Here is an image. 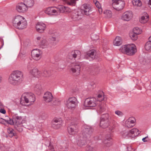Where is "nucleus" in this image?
Wrapping results in <instances>:
<instances>
[{
    "label": "nucleus",
    "mask_w": 151,
    "mask_h": 151,
    "mask_svg": "<svg viewBox=\"0 0 151 151\" xmlns=\"http://www.w3.org/2000/svg\"><path fill=\"white\" fill-rule=\"evenodd\" d=\"M105 16L108 18H111L112 16V12L109 10H106L104 12Z\"/></svg>",
    "instance_id": "39"
},
{
    "label": "nucleus",
    "mask_w": 151,
    "mask_h": 151,
    "mask_svg": "<svg viewBox=\"0 0 151 151\" xmlns=\"http://www.w3.org/2000/svg\"><path fill=\"white\" fill-rule=\"evenodd\" d=\"M50 151H55V150L54 149H52L50 150Z\"/></svg>",
    "instance_id": "64"
},
{
    "label": "nucleus",
    "mask_w": 151,
    "mask_h": 151,
    "mask_svg": "<svg viewBox=\"0 0 151 151\" xmlns=\"http://www.w3.org/2000/svg\"><path fill=\"white\" fill-rule=\"evenodd\" d=\"M46 24L42 22H38L36 25V28L37 31L42 32L46 28Z\"/></svg>",
    "instance_id": "17"
},
{
    "label": "nucleus",
    "mask_w": 151,
    "mask_h": 151,
    "mask_svg": "<svg viewBox=\"0 0 151 151\" xmlns=\"http://www.w3.org/2000/svg\"><path fill=\"white\" fill-rule=\"evenodd\" d=\"M22 17L18 15L14 17L12 19V23L13 26L16 28L18 27Z\"/></svg>",
    "instance_id": "20"
},
{
    "label": "nucleus",
    "mask_w": 151,
    "mask_h": 151,
    "mask_svg": "<svg viewBox=\"0 0 151 151\" xmlns=\"http://www.w3.org/2000/svg\"><path fill=\"white\" fill-rule=\"evenodd\" d=\"M23 1L24 3L27 6V8L32 7L34 3V0H23Z\"/></svg>",
    "instance_id": "30"
},
{
    "label": "nucleus",
    "mask_w": 151,
    "mask_h": 151,
    "mask_svg": "<svg viewBox=\"0 0 151 151\" xmlns=\"http://www.w3.org/2000/svg\"><path fill=\"white\" fill-rule=\"evenodd\" d=\"M131 137H133L139 135L140 131L137 128H133L129 130Z\"/></svg>",
    "instance_id": "25"
},
{
    "label": "nucleus",
    "mask_w": 151,
    "mask_h": 151,
    "mask_svg": "<svg viewBox=\"0 0 151 151\" xmlns=\"http://www.w3.org/2000/svg\"><path fill=\"white\" fill-rule=\"evenodd\" d=\"M23 74L18 70L13 71L8 78V82L11 85L17 86L19 85L23 80Z\"/></svg>",
    "instance_id": "2"
},
{
    "label": "nucleus",
    "mask_w": 151,
    "mask_h": 151,
    "mask_svg": "<svg viewBox=\"0 0 151 151\" xmlns=\"http://www.w3.org/2000/svg\"><path fill=\"white\" fill-rule=\"evenodd\" d=\"M81 10L82 14L86 15H89L92 12L91 7L88 4H84L81 6Z\"/></svg>",
    "instance_id": "8"
},
{
    "label": "nucleus",
    "mask_w": 151,
    "mask_h": 151,
    "mask_svg": "<svg viewBox=\"0 0 151 151\" xmlns=\"http://www.w3.org/2000/svg\"><path fill=\"white\" fill-rule=\"evenodd\" d=\"M129 36L133 40H136L138 38L137 35L133 32L129 33Z\"/></svg>",
    "instance_id": "36"
},
{
    "label": "nucleus",
    "mask_w": 151,
    "mask_h": 151,
    "mask_svg": "<svg viewBox=\"0 0 151 151\" xmlns=\"http://www.w3.org/2000/svg\"><path fill=\"white\" fill-rule=\"evenodd\" d=\"M27 22L24 18L22 17L20 22H19V24L17 27V29H23L27 27Z\"/></svg>",
    "instance_id": "22"
},
{
    "label": "nucleus",
    "mask_w": 151,
    "mask_h": 151,
    "mask_svg": "<svg viewBox=\"0 0 151 151\" xmlns=\"http://www.w3.org/2000/svg\"><path fill=\"white\" fill-rule=\"evenodd\" d=\"M0 112L3 114H5L6 113V111L4 109H0Z\"/></svg>",
    "instance_id": "54"
},
{
    "label": "nucleus",
    "mask_w": 151,
    "mask_h": 151,
    "mask_svg": "<svg viewBox=\"0 0 151 151\" xmlns=\"http://www.w3.org/2000/svg\"><path fill=\"white\" fill-rule=\"evenodd\" d=\"M1 77L0 76V83H1Z\"/></svg>",
    "instance_id": "63"
},
{
    "label": "nucleus",
    "mask_w": 151,
    "mask_h": 151,
    "mask_svg": "<svg viewBox=\"0 0 151 151\" xmlns=\"http://www.w3.org/2000/svg\"><path fill=\"white\" fill-rule=\"evenodd\" d=\"M91 38L93 40H98L99 37V36L96 34L93 35H91Z\"/></svg>",
    "instance_id": "47"
},
{
    "label": "nucleus",
    "mask_w": 151,
    "mask_h": 151,
    "mask_svg": "<svg viewBox=\"0 0 151 151\" xmlns=\"http://www.w3.org/2000/svg\"><path fill=\"white\" fill-rule=\"evenodd\" d=\"M149 41H151V36L149 37Z\"/></svg>",
    "instance_id": "62"
},
{
    "label": "nucleus",
    "mask_w": 151,
    "mask_h": 151,
    "mask_svg": "<svg viewBox=\"0 0 151 151\" xmlns=\"http://www.w3.org/2000/svg\"><path fill=\"white\" fill-rule=\"evenodd\" d=\"M30 75L35 77H39L41 76V73L35 68H32L29 71Z\"/></svg>",
    "instance_id": "15"
},
{
    "label": "nucleus",
    "mask_w": 151,
    "mask_h": 151,
    "mask_svg": "<svg viewBox=\"0 0 151 151\" xmlns=\"http://www.w3.org/2000/svg\"><path fill=\"white\" fill-rule=\"evenodd\" d=\"M93 2L97 8H99V7H101L100 4L99 2L97 1L96 0H93Z\"/></svg>",
    "instance_id": "48"
},
{
    "label": "nucleus",
    "mask_w": 151,
    "mask_h": 151,
    "mask_svg": "<svg viewBox=\"0 0 151 151\" xmlns=\"http://www.w3.org/2000/svg\"><path fill=\"white\" fill-rule=\"evenodd\" d=\"M41 74L42 76L46 77H49L52 75L51 71L47 70H45L43 71V73Z\"/></svg>",
    "instance_id": "32"
},
{
    "label": "nucleus",
    "mask_w": 151,
    "mask_h": 151,
    "mask_svg": "<svg viewBox=\"0 0 151 151\" xmlns=\"http://www.w3.org/2000/svg\"><path fill=\"white\" fill-rule=\"evenodd\" d=\"M112 137L110 135H108L106 136L104 139V143L106 144V146H109L112 145Z\"/></svg>",
    "instance_id": "27"
},
{
    "label": "nucleus",
    "mask_w": 151,
    "mask_h": 151,
    "mask_svg": "<svg viewBox=\"0 0 151 151\" xmlns=\"http://www.w3.org/2000/svg\"><path fill=\"white\" fill-rule=\"evenodd\" d=\"M37 40H40L41 39V37H38L37 38Z\"/></svg>",
    "instance_id": "61"
},
{
    "label": "nucleus",
    "mask_w": 151,
    "mask_h": 151,
    "mask_svg": "<svg viewBox=\"0 0 151 151\" xmlns=\"http://www.w3.org/2000/svg\"><path fill=\"white\" fill-rule=\"evenodd\" d=\"M71 11V9L69 8L66 7V10L65 11V12H69Z\"/></svg>",
    "instance_id": "57"
},
{
    "label": "nucleus",
    "mask_w": 151,
    "mask_h": 151,
    "mask_svg": "<svg viewBox=\"0 0 151 151\" xmlns=\"http://www.w3.org/2000/svg\"><path fill=\"white\" fill-rule=\"evenodd\" d=\"M98 104L96 99L94 98H87L85 100L84 106L85 107H94Z\"/></svg>",
    "instance_id": "6"
},
{
    "label": "nucleus",
    "mask_w": 151,
    "mask_h": 151,
    "mask_svg": "<svg viewBox=\"0 0 151 151\" xmlns=\"http://www.w3.org/2000/svg\"><path fill=\"white\" fill-rule=\"evenodd\" d=\"M87 151H96L95 149L92 147L88 146L86 148Z\"/></svg>",
    "instance_id": "50"
},
{
    "label": "nucleus",
    "mask_w": 151,
    "mask_h": 151,
    "mask_svg": "<svg viewBox=\"0 0 151 151\" xmlns=\"http://www.w3.org/2000/svg\"><path fill=\"white\" fill-rule=\"evenodd\" d=\"M132 2L133 5L136 7H140L142 4V3L140 0H133Z\"/></svg>",
    "instance_id": "34"
},
{
    "label": "nucleus",
    "mask_w": 151,
    "mask_h": 151,
    "mask_svg": "<svg viewBox=\"0 0 151 151\" xmlns=\"http://www.w3.org/2000/svg\"><path fill=\"white\" fill-rule=\"evenodd\" d=\"M78 102L76 97H70L67 99L65 102L66 108L70 110H73L77 106Z\"/></svg>",
    "instance_id": "5"
},
{
    "label": "nucleus",
    "mask_w": 151,
    "mask_h": 151,
    "mask_svg": "<svg viewBox=\"0 0 151 151\" xmlns=\"http://www.w3.org/2000/svg\"><path fill=\"white\" fill-rule=\"evenodd\" d=\"M115 113L119 116H121L123 115L122 113L119 111H116L115 112Z\"/></svg>",
    "instance_id": "52"
},
{
    "label": "nucleus",
    "mask_w": 151,
    "mask_h": 151,
    "mask_svg": "<svg viewBox=\"0 0 151 151\" xmlns=\"http://www.w3.org/2000/svg\"><path fill=\"white\" fill-rule=\"evenodd\" d=\"M54 126L53 127L55 129H57L60 127L61 126V123L62 122L61 119H55L53 120Z\"/></svg>",
    "instance_id": "23"
},
{
    "label": "nucleus",
    "mask_w": 151,
    "mask_h": 151,
    "mask_svg": "<svg viewBox=\"0 0 151 151\" xmlns=\"http://www.w3.org/2000/svg\"><path fill=\"white\" fill-rule=\"evenodd\" d=\"M35 88L38 90H40L42 88V86L40 84H37L35 86Z\"/></svg>",
    "instance_id": "53"
},
{
    "label": "nucleus",
    "mask_w": 151,
    "mask_h": 151,
    "mask_svg": "<svg viewBox=\"0 0 151 151\" xmlns=\"http://www.w3.org/2000/svg\"><path fill=\"white\" fill-rule=\"evenodd\" d=\"M133 32L137 35L142 33V30L138 27H135L133 29Z\"/></svg>",
    "instance_id": "42"
},
{
    "label": "nucleus",
    "mask_w": 151,
    "mask_h": 151,
    "mask_svg": "<svg viewBox=\"0 0 151 151\" xmlns=\"http://www.w3.org/2000/svg\"><path fill=\"white\" fill-rule=\"evenodd\" d=\"M59 13L61 12H65L66 10V7L65 6H58V8Z\"/></svg>",
    "instance_id": "45"
},
{
    "label": "nucleus",
    "mask_w": 151,
    "mask_h": 151,
    "mask_svg": "<svg viewBox=\"0 0 151 151\" xmlns=\"http://www.w3.org/2000/svg\"><path fill=\"white\" fill-rule=\"evenodd\" d=\"M113 8L117 11L122 10L124 8L125 3L121 0H112Z\"/></svg>",
    "instance_id": "7"
},
{
    "label": "nucleus",
    "mask_w": 151,
    "mask_h": 151,
    "mask_svg": "<svg viewBox=\"0 0 151 151\" xmlns=\"http://www.w3.org/2000/svg\"><path fill=\"white\" fill-rule=\"evenodd\" d=\"M3 106V104L2 103L0 102V108H1Z\"/></svg>",
    "instance_id": "60"
},
{
    "label": "nucleus",
    "mask_w": 151,
    "mask_h": 151,
    "mask_svg": "<svg viewBox=\"0 0 151 151\" xmlns=\"http://www.w3.org/2000/svg\"><path fill=\"white\" fill-rule=\"evenodd\" d=\"M7 131L9 137H12L14 135V130L12 128H8L7 129Z\"/></svg>",
    "instance_id": "37"
},
{
    "label": "nucleus",
    "mask_w": 151,
    "mask_h": 151,
    "mask_svg": "<svg viewBox=\"0 0 151 151\" xmlns=\"http://www.w3.org/2000/svg\"><path fill=\"white\" fill-rule=\"evenodd\" d=\"M51 40L52 41L55 42H57L58 41V35H56L55 37L52 36L51 38Z\"/></svg>",
    "instance_id": "49"
},
{
    "label": "nucleus",
    "mask_w": 151,
    "mask_h": 151,
    "mask_svg": "<svg viewBox=\"0 0 151 151\" xmlns=\"http://www.w3.org/2000/svg\"><path fill=\"white\" fill-rule=\"evenodd\" d=\"M53 98V97L52 93L49 92H47L45 93L43 96L44 101L46 103L51 102Z\"/></svg>",
    "instance_id": "14"
},
{
    "label": "nucleus",
    "mask_w": 151,
    "mask_h": 151,
    "mask_svg": "<svg viewBox=\"0 0 151 151\" xmlns=\"http://www.w3.org/2000/svg\"><path fill=\"white\" fill-rule=\"evenodd\" d=\"M98 11L99 14H101L102 12V9L101 8V7H99V8H98Z\"/></svg>",
    "instance_id": "56"
},
{
    "label": "nucleus",
    "mask_w": 151,
    "mask_h": 151,
    "mask_svg": "<svg viewBox=\"0 0 151 151\" xmlns=\"http://www.w3.org/2000/svg\"><path fill=\"white\" fill-rule=\"evenodd\" d=\"M52 11V14L51 15H57L59 14L58 9L57 8L53 7Z\"/></svg>",
    "instance_id": "43"
},
{
    "label": "nucleus",
    "mask_w": 151,
    "mask_h": 151,
    "mask_svg": "<svg viewBox=\"0 0 151 151\" xmlns=\"http://www.w3.org/2000/svg\"><path fill=\"white\" fill-rule=\"evenodd\" d=\"M98 109L99 110V111L101 112L102 111H104V109L102 108L101 106H100L98 108Z\"/></svg>",
    "instance_id": "55"
},
{
    "label": "nucleus",
    "mask_w": 151,
    "mask_h": 151,
    "mask_svg": "<svg viewBox=\"0 0 151 151\" xmlns=\"http://www.w3.org/2000/svg\"><path fill=\"white\" fill-rule=\"evenodd\" d=\"M113 44L115 46H119L122 44V40L121 37L116 36L113 42Z\"/></svg>",
    "instance_id": "26"
},
{
    "label": "nucleus",
    "mask_w": 151,
    "mask_h": 151,
    "mask_svg": "<svg viewBox=\"0 0 151 151\" xmlns=\"http://www.w3.org/2000/svg\"><path fill=\"white\" fill-rule=\"evenodd\" d=\"M81 67L79 65H75L74 67L72 68L71 71L74 75L77 76L80 74Z\"/></svg>",
    "instance_id": "21"
},
{
    "label": "nucleus",
    "mask_w": 151,
    "mask_h": 151,
    "mask_svg": "<svg viewBox=\"0 0 151 151\" xmlns=\"http://www.w3.org/2000/svg\"><path fill=\"white\" fill-rule=\"evenodd\" d=\"M148 4L150 5H151V0H149L148 2ZM150 7L151 9V6H150Z\"/></svg>",
    "instance_id": "59"
},
{
    "label": "nucleus",
    "mask_w": 151,
    "mask_h": 151,
    "mask_svg": "<svg viewBox=\"0 0 151 151\" xmlns=\"http://www.w3.org/2000/svg\"><path fill=\"white\" fill-rule=\"evenodd\" d=\"M129 131L125 130L121 132V134L124 138L131 137Z\"/></svg>",
    "instance_id": "35"
},
{
    "label": "nucleus",
    "mask_w": 151,
    "mask_h": 151,
    "mask_svg": "<svg viewBox=\"0 0 151 151\" xmlns=\"http://www.w3.org/2000/svg\"><path fill=\"white\" fill-rule=\"evenodd\" d=\"M81 55L80 52L78 50L72 51L68 55L69 58L70 60H75L76 57H79Z\"/></svg>",
    "instance_id": "16"
},
{
    "label": "nucleus",
    "mask_w": 151,
    "mask_h": 151,
    "mask_svg": "<svg viewBox=\"0 0 151 151\" xmlns=\"http://www.w3.org/2000/svg\"><path fill=\"white\" fill-rule=\"evenodd\" d=\"M128 51L127 52V55H134L137 52L136 47L135 45L132 44H129L128 45Z\"/></svg>",
    "instance_id": "13"
},
{
    "label": "nucleus",
    "mask_w": 151,
    "mask_h": 151,
    "mask_svg": "<svg viewBox=\"0 0 151 151\" xmlns=\"http://www.w3.org/2000/svg\"><path fill=\"white\" fill-rule=\"evenodd\" d=\"M26 119L23 116L14 114L13 116L12 119L9 121L10 124H14L15 128L19 132H22L23 130V124L25 123Z\"/></svg>",
    "instance_id": "3"
},
{
    "label": "nucleus",
    "mask_w": 151,
    "mask_h": 151,
    "mask_svg": "<svg viewBox=\"0 0 151 151\" xmlns=\"http://www.w3.org/2000/svg\"><path fill=\"white\" fill-rule=\"evenodd\" d=\"M128 45H123L119 49V51L122 53L127 54V52L128 51Z\"/></svg>",
    "instance_id": "31"
},
{
    "label": "nucleus",
    "mask_w": 151,
    "mask_h": 151,
    "mask_svg": "<svg viewBox=\"0 0 151 151\" xmlns=\"http://www.w3.org/2000/svg\"><path fill=\"white\" fill-rule=\"evenodd\" d=\"M41 45L43 46V47L45 48L47 47L49 45V43L45 39H42Z\"/></svg>",
    "instance_id": "41"
},
{
    "label": "nucleus",
    "mask_w": 151,
    "mask_h": 151,
    "mask_svg": "<svg viewBox=\"0 0 151 151\" xmlns=\"http://www.w3.org/2000/svg\"><path fill=\"white\" fill-rule=\"evenodd\" d=\"M133 16V14L132 11H127L122 14L121 19L124 21H129L132 19Z\"/></svg>",
    "instance_id": "10"
},
{
    "label": "nucleus",
    "mask_w": 151,
    "mask_h": 151,
    "mask_svg": "<svg viewBox=\"0 0 151 151\" xmlns=\"http://www.w3.org/2000/svg\"><path fill=\"white\" fill-rule=\"evenodd\" d=\"M148 138V137L147 136L145 137H144V138H143L142 139V140L144 142H146L147 141V140L146 139Z\"/></svg>",
    "instance_id": "58"
},
{
    "label": "nucleus",
    "mask_w": 151,
    "mask_h": 151,
    "mask_svg": "<svg viewBox=\"0 0 151 151\" xmlns=\"http://www.w3.org/2000/svg\"><path fill=\"white\" fill-rule=\"evenodd\" d=\"M16 8L17 11L20 13H24L28 10L27 6L22 2L18 4L17 5Z\"/></svg>",
    "instance_id": "12"
},
{
    "label": "nucleus",
    "mask_w": 151,
    "mask_h": 151,
    "mask_svg": "<svg viewBox=\"0 0 151 151\" xmlns=\"http://www.w3.org/2000/svg\"><path fill=\"white\" fill-rule=\"evenodd\" d=\"M135 119L134 117H130L126 121L125 125L128 128H131L135 125Z\"/></svg>",
    "instance_id": "19"
},
{
    "label": "nucleus",
    "mask_w": 151,
    "mask_h": 151,
    "mask_svg": "<svg viewBox=\"0 0 151 151\" xmlns=\"http://www.w3.org/2000/svg\"><path fill=\"white\" fill-rule=\"evenodd\" d=\"M96 52L95 50H92L89 51L87 54V58L91 60L96 58Z\"/></svg>",
    "instance_id": "24"
},
{
    "label": "nucleus",
    "mask_w": 151,
    "mask_h": 151,
    "mask_svg": "<svg viewBox=\"0 0 151 151\" xmlns=\"http://www.w3.org/2000/svg\"><path fill=\"white\" fill-rule=\"evenodd\" d=\"M68 133L71 135L76 134L78 131V127L76 124H72L68 128Z\"/></svg>",
    "instance_id": "18"
},
{
    "label": "nucleus",
    "mask_w": 151,
    "mask_h": 151,
    "mask_svg": "<svg viewBox=\"0 0 151 151\" xmlns=\"http://www.w3.org/2000/svg\"><path fill=\"white\" fill-rule=\"evenodd\" d=\"M22 99L25 103L27 104L28 106H29L34 103L35 101V97L32 93H25L22 95Z\"/></svg>",
    "instance_id": "4"
},
{
    "label": "nucleus",
    "mask_w": 151,
    "mask_h": 151,
    "mask_svg": "<svg viewBox=\"0 0 151 151\" xmlns=\"http://www.w3.org/2000/svg\"><path fill=\"white\" fill-rule=\"evenodd\" d=\"M149 17L148 15L147 14L145 13L144 15L142 16L139 19V22L141 23H145L148 21Z\"/></svg>",
    "instance_id": "29"
},
{
    "label": "nucleus",
    "mask_w": 151,
    "mask_h": 151,
    "mask_svg": "<svg viewBox=\"0 0 151 151\" xmlns=\"http://www.w3.org/2000/svg\"><path fill=\"white\" fill-rule=\"evenodd\" d=\"M108 117L109 116L107 114L105 115H102L101 116L100 125L102 128H105L109 126V123Z\"/></svg>",
    "instance_id": "9"
},
{
    "label": "nucleus",
    "mask_w": 151,
    "mask_h": 151,
    "mask_svg": "<svg viewBox=\"0 0 151 151\" xmlns=\"http://www.w3.org/2000/svg\"><path fill=\"white\" fill-rule=\"evenodd\" d=\"M145 48L147 51H151V41H149L146 43L145 45Z\"/></svg>",
    "instance_id": "38"
},
{
    "label": "nucleus",
    "mask_w": 151,
    "mask_h": 151,
    "mask_svg": "<svg viewBox=\"0 0 151 151\" xmlns=\"http://www.w3.org/2000/svg\"><path fill=\"white\" fill-rule=\"evenodd\" d=\"M53 7L48 8L45 10V12L46 13L48 14L51 15L52 14V11Z\"/></svg>",
    "instance_id": "46"
},
{
    "label": "nucleus",
    "mask_w": 151,
    "mask_h": 151,
    "mask_svg": "<svg viewBox=\"0 0 151 151\" xmlns=\"http://www.w3.org/2000/svg\"><path fill=\"white\" fill-rule=\"evenodd\" d=\"M9 119L7 120L4 119H3L0 118V123L2 124L5 125L6 123L9 124V121L10 120V119L9 118Z\"/></svg>",
    "instance_id": "44"
},
{
    "label": "nucleus",
    "mask_w": 151,
    "mask_h": 151,
    "mask_svg": "<svg viewBox=\"0 0 151 151\" xmlns=\"http://www.w3.org/2000/svg\"><path fill=\"white\" fill-rule=\"evenodd\" d=\"M68 5L73 6L76 4V0H62Z\"/></svg>",
    "instance_id": "33"
},
{
    "label": "nucleus",
    "mask_w": 151,
    "mask_h": 151,
    "mask_svg": "<svg viewBox=\"0 0 151 151\" xmlns=\"http://www.w3.org/2000/svg\"><path fill=\"white\" fill-rule=\"evenodd\" d=\"M25 57V55L21 53H20L19 56V57L22 60H24Z\"/></svg>",
    "instance_id": "51"
},
{
    "label": "nucleus",
    "mask_w": 151,
    "mask_h": 151,
    "mask_svg": "<svg viewBox=\"0 0 151 151\" xmlns=\"http://www.w3.org/2000/svg\"><path fill=\"white\" fill-rule=\"evenodd\" d=\"M72 18L73 20L76 21L81 19L82 17L80 13L76 12V13L73 14Z\"/></svg>",
    "instance_id": "28"
},
{
    "label": "nucleus",
    "mask_w": 151,
    "mask_h": 151,
    "mask_svg": "<svg viewBox=\"0 0 151 151\" xmlns=\"http://www.w3.org/2000/svg\"><path fill=\"white\" fill-rule=\"evenodd\" d=\"M82 137L77 138L76 142L78 146L82 147L86 142V139L89 138L93 131L91 127L86 125H84L82 128Z\"/></svg>",
    "instance_id": "1"
},
{
    "label": "nucleus",
    "mask_w": 151,
    "mask_h": 151,
    "mask_svg": "<svg viewBox=\"0 0 151 151\" xmlns=\"http://www.w3.org/2000/svg\"><path fill=\"white\" fill-rule=\"evenodd\" d=\"M42 54V51L39 49L33 50L31 52L32 58L35 60H38L40 59Z\"/></svg>",
    "instance_id": "11"
},
{
    "label": "nucleus",
    "mask_w": 151,
    "mask_h": 151,
    "mask_svg": "<svg viewBox=\"0 0 151 151\" xmlns=\"http://www.w3.org/2000/svg\"><path fill=\"white\" fill-rule=\"evenodd\" d=\"M97 103L98 101H101L104 99V93L101 92L100 94L98 95L97 97Z\"/></svg>",
    "instance_id": "40"
}]
</instances>
